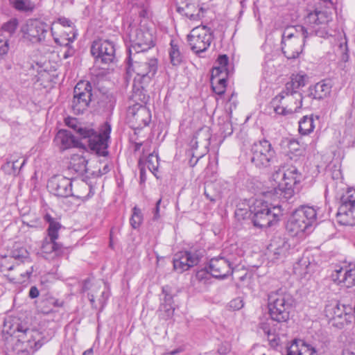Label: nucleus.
<instances>
[{"label":"nucleus","instance_id":"nucleus-41","mask_svg":"<svg viewBox=\"0 0 355 355\" xmlns=\"http://www.w3.org/2000/svg\"><path fill=\"white\" fill-rule=\"evenodd\" d=\"M75 37H76V34L73 33V37L64 38V40L66 41L65 43L61 42L58 38L54 37V40L56 44H58L59 45H63L67 48V50L65 51V52L64 53V55H63V58L64 59L71 57L74 54L75 51H74L73 48L71 46V43L73 42Z\"/></svg>","mask_w":355,"mask_h":355},{"label":"nucleus","instance_id":"nucleus-55","mask_svg":"<svg viewBox=\"0 0 355 355\" xmlns=\"http://www.w3.org/2000/svg\"><path fill=\"white\" fill-rule=\"evenodd\" d=\"M243 306V302L241 298L237 297L230 302V307L233 310H239Z\"/></svg>","mask_w":355,"mask_h":355},{"label":"nucleus","instance_id":"nucleus-20","mask_svg":"<svg viewBox=\"0 0 355 355\" xmlns=\"http://www.w3.org/2000/svg\"><path fill=\"white\" fill-rule=\"evenodd\" d=\"M10 257L15 259L16 261L20 263H27L28 265V268L26 270L25 272H22L21 270L19 269V271L21 272L19 278L9 277L8 275H7L9 281L15 284H20L25 282L26 279L31 277L33 272V266L31 265L28 252L24 247L15 245L13 247V249L10 252Z\"/></svg>","mask_w":355,"mask_h":355},{"label":"nucleus","instance_id":"nucleus-32","mask_svg":"<svg viewBox=\"0 0 355 355\" xmlns=\"http://www.w3.org/2000/svg\"><path fill=\"white\" fill-rule=\"evenodd\" d=\"M279 96H283L282 103L292 106L293 113L296 112L302 106V96L301 93H293V94H278Z\"/></svg>","mask_w":355,"mask_h":355},{"label":"nucleus","instance_id":"nucleus-40","mask_svg":"<svg viewBox=\"0 0 355 355\" xmlns=\"http://www.w3.org/2000/svg\"><path fill=\"white\" fill-rule=\"evenodd\" d=\"M343 304H340L338 302H335L334 304H331L325 307L324 311L326 315L329 318H341L343 315Z\"/></svg>","mask_w":355,"mask_h":355},{"label":"nucleus","instance_id":"nucleus-60","mask_svg":"<svg viewBox=\"0 0 355 355\" xmlns=\"http://www.w3.org/2000/svg\"><path fill=\"white\" fill-rule=\"evenodd\" d=\"M39 295H40V292H39V290L37 289V288L35 286H31L30 288V291H29L28 296L31 299H34V298L37 297L39 296Z\"/></svg>","mask_w":355,"mask_h":355},{"label":"nucleus","instance_id":"nucleus-49","mask_svg":"<svg viewBox=\"0 0 355 355\" xmlns=\"http://www.w3.org/2000/svg\"><path fill=\"white\" fill-rule=\"evenodd\" d=\"M95 295V299L98 298V304L100 306V309H103L106 304V301L109 297V291L105 289V288L103 289V291H98L97 293H94Z\"/></svg>","mask_w":355,"mask_h":355},{"label":"nucleus","instance_id":"nucleus-18","mask_svg":"<svg viewBox=\"0 0 355 355\" xmlns=\"http://www.w3.org/2000/svg\"><path fill=\"white\" fill-rule=\"evenodd\" d=\"M234 263L230 257L218 256L211 258L208 268L210 275L217 279H225L233 272Z\"/></svg>","mask_w":355,"mask_h":355},{"label":"nucleus","instance_id":"nucleus-50","mask_svg":"<svg viewBox=\"0 0 355 355\" xmlns=\"http://www.w3.org/2000/svg\"><path fill=\"white\" fill-rule=\"evenodd\" d=\"M306 75L296 74L291 76V80L295 87L298 89L301 87H304L306 85Z\"/></svg>","mask_w":355,"mask_h":355},{"label":"nucleus","instance_id":"nucleus-45","mask_svg":"<svg viewBox=\"0 0 355 355\" xmlns=\"http://www.w3.org/2000/svg\"><path fill=\"white\" fill-rule=\"evenodd\" d=\"M228 74L229 72H223L220 71L218 69L213 68L211 70V79L214 80L218 84L226 85V79L228 76Z\"/></svg>","mask_w":355,"mask_h":355},{"label":"nucleus","instance_id":"nucleus-47","mask_svg":"<svg viewBox=\"0 0 355 355\" xmlns=\"http://www.w3.org/2000/svg\"><path fill=\"white\" fill-rule=\"evenodd\" d=\"M18 26V20L15 18L11 19L6 23H4L1 26V31L8 33V37H10L15 32Z\"/></svg>","mask_w":355,"mask_h":355},{"label":"nucleus","instance_id":"nucleus-46","mask_svg":"<svg viewBox=\"0 0 355 355\" xmlns=\"http://www.w3.org/2000/svg\"><path fill=\"white\" fill-rule=\"evenodd\" d=\"M146 164L148 169L156 176V172L159 167V157L154 153H150L146 159Z\"/></svg>","mask_w":355,"mask_h":355},{"label":"nucleus","instance_id":"nucleus-63","mask_svg":"<svg viewBox=\"0 0 355 355\" xmlns=\"http://www.w3.org/2000/svg\"><path fill=\"white\" fill-rule=\"evenodd\" d=\"M230 351V348L228 346H220L218 352L220 355H225Z\"/></svg>","mask_w":355,"mask_h":355},{"label":"nucleus","instance_id":"nucleus-21","mask_svg":"<svg viewBox=\"0 0 355 355\" xmlns=\"http://www.w3.org/2000/svg\"><path fill=\"white\" fill-rule=\"evenodd\" d=\"M175 9L180 14L193 21H199L205 12V9L199 7L196 0H176Z\"/></svg>","mask_w":355,"mask_h":355},{"label":"nucleus","instance_id":"nucleus-39","mask_svg":"<svg viewBox=\"0 0 355 355\" xmlns=\"http://www.w3.org/2000/svg\"><path fill=\"white\" fill-rule=\"evenodd\" d=\"M10 5L17 11L32 12L35 4L31 0H8Z\"/></svg>","mask_w":355,"mask_h":355},{"label":"nucleus","instance_id":"nucleus-31","mask_svg":"<svg viewBox=\"0 0 355 355\" xmlns=\"http://www.w3.org/2000/svg\"><path fill=\"white\" fill-rule=\"evenodd\" d=\"M63 302L55 299L53 297L48 296L42 299L40 302L39 308L44 314H48L53 311L54 307H61Z\"/></svg>","mask_w":355,"mask_h":355},{"label":"nucleus","instance_id":"nucleus-16","mask_svg":"<svg viewBox=\"0 0 355 355\" xmlns=\"http://www.w3.org/2000/svg\"><path fill=\"white\" fill-rule=\"evenodd\" d=\"M115 45L110 40L100 39L93 42L91 53L96 64H109L115 59Z\"/></svg>","mask_w":355,"mask_h":355},{"label":"nucleus","instance_id":"nucleus-2","mask_svg":"<svg viewBox=\"0 0 355 355\" xmlns=\"http://www.w3.org/2000/svg\"><path fill=\"white\" fill-rule=\"evenodd\" d=\"M111 130V125L107 121L101 125L98 131L92 128H79L78 134L81 137V141L83 143L81 148H85L87 145L89 150L96 155L100 156L107 155L108 151L107 149Z\"/></svg>","mask_w":355,"mask_h":355},{"label":"nucleus","instance_id":"nucleus-11","mask_svg":"<svg viewBox=\"0 0 355 355\" xmlns=\"http://www.w3.org/2000/svg\"><path fill=\"white\" fill-rule=\"evenodd\" d=\"M213 39V32L205 26L195 27L187 36L191 49L197 55L205 52Z\"/></svg>","mask_w":355,"mask_h":355},{"label":"nucleus","instance_id":"nucleus-12","mask_svg":"<svg viewBox=\"0 0 355 355\" xmlns=\"http://www.w3.org/2000/svg\"><path fill=\"white\" fill-rule=\"evenodd\" d=\"M51 29L53 35V28L39 19H29L21 28L23 37L33 44L42 43L45 40L46 35Z\"/></svg>","mask_w":355,"mask_h":355},{"label":"nucleus","instance_id":"nucleus-57","mask_svg":"<svg viewBox=\"0 0 355 355\" xmlns=\"http://www.w3.org/2000/svg\"><path fill=\"white\" fill-rule=\"evenodd\" d=\"M66 124L69 127H70L72 129H73L77 133H78V130L79 128H83V127H80V125H78L76 120L74 119H71L67 120L66 121Z\"/></svg>","mask_w":355,"mask_h":355},{"label":"nucleus","instance_id":"nucleus-59","mask_svg":"<svg viewBox=\"0 0 355 355\" xmlns=\"http://www.w3.org/2000/svg\"><path fill=\"white\" fill-rule=\"evenodd\" d=\"M161 201L162 200L161 199H159L157 202H156V205H155V207L153 210V220H157L160 217V215H159V205L161 203Z\"/></svg>","mask_w":355,"mask_h":355},{"label":"nucleus","instance_id":"nucleus-13","mask_svg":"<svg viewBox=\"0 0 355 355\" xmlns=\"http://www.w3.org/2000/svg\"><path fill=\"white\" fill-rule=\"evenodd\" d=\"M129 36L128 55L146 53L154 46L153 35L148 30L136 28L131 31Z\"/></svg>","mask_w":355,"mask_h":355},{"label":"nucleus","instance_id":"nucleus-54","mask_svg":"<svg viewBox=\"0 0 355 355\" xmlns=\"http://www.w3.org/2000/svg\"><path fill=\"white\" fill-rule=\"evenodd\" d=\"M214 184H207L205 188V196L206 198L209 200L211 202H215L218 197V194L214 193V194H210L209 192V190L212 189L214 187Z\"/></svg>","mask_w":355,"mask_h":355},{"label":"nucleus","instance_id":"nucleus-15","mask_svg":"<svg viewBox=\"0 0 355 355\" xmlns=\"http://www.w3.org/2000/svg\"><path fill=\"white\" fill-rule=\"evenodd\" d=\"M44 219L49 223L47 230L49 238L43 241L42 251L43 253L54 252L55 255H60L62 253V245L55 241L58 239V231L62 225L48 214L45 215Z\"/></svg>","mask_w":355,"mask_h":355},{"label":"nucleus","instance_id":"nucleus-58","mask_svg":"<svg viewBox=\"0 0 355 355\" xmlns=\"http://www.w3.org/2000/svg\"><path fill=\"white\" fill-rule=\"evenodd\" d=\"M203 134V131L202 130L197 132L193 136V139L191 141V145L193 148H197L198 144L199 143L198 139Z\"/></svg>","mask_w":355,"mask_h":355},{"label":"nucleus","instance_id":"nucleus-34","mask_svg":"<svg viewBox=\"0 0 355 355\" xmlns=\"http://www.w3.org/2000/svg\"><path fill=\"white\" fill-rule=\"evenodd\" d=\"M168 54L171 63L173 66H178L182 63L183 55L180 52V46L177 41L174 40H171Z\"/></svg>","mask_w":355,"mask_h":355},{"label":"nucleus","instance_id":"nucleus-51","mask_svg":"<svg viewBox=\"0 0 355 355\" xmlns=\"http://www.w3.org/2000/svg\"><path fill=\"white\" fill-rule=\"evenodd\" d=\"M288 150L292 153L300 155L302 152L300 144L295 139H291L288 142Z\"/></svg>","mask_w":355,"mask_h":355},{"label":"nucleus","instance_id":"nucleus-44","mask_svg":"<svg viewBox=\"0 0 355 355\" xmlns=\"http://www.w3.org/2000/svg\"><path fill=\"white\" fill-rule=\"evenodd\" d=\"M143 221L141 211L137 207L132 209V214L130 219V223L132 228L137 229Z\"/></svg>","mask_w":355,"mask_h":355},{"label":"nucleus","instance_id":"nucleus-10","mask_svg":"<svg viewBox=\"0 0 355 355\" xmlns=\"http://www.w3.org/2000/svg\"><path fill=\"white\" fill-rule=\"evenodd\" d=\"M336 218L343 225H355V189H348L341 196Z\"/></svg>","mask_w":355,"mask_h":355},{"label":"nucleus","instance_id":"nucleus-25","mask_svg":"<svg viewBox=\"0 0 355 355\" xmlns=\"http://www.w3.org/2000/svg\"><path fill=\"white\" fill-rule=\"evenodd\" d=\"M311 227L297 216L295 211L289 217L286 229L292 236H300Z\"/></svg>","mask_w":355,"mask_h":355},{"label":"nucleus","instance_id":"nucleus-38","mask_svg":"<svg viewBox=\"0 0 355 355\" xmlns=\"http://www.w3.org/2000/svg\"><path fill=\"white\" fill-rule=\"evenodd\" d=\"M164 302L159 306V311L162 313V317L168 319L173 316L175 309L173 306V297L171 295L166 294L164 299Z\"/></svg>","mask_w":355,"mask_h":355},{"label":"nucleus","instance_id":"nucleus-28","mask_svg":"<svg viewBox=\"0 0 355 355\" xmlns=\"http://www.w3.org/2000/svg\"><path fill=\"white\" fill-rule=\"evenodd\" d=\"M331 84L330 81L322 80L309 88V96L314 99H323L327 98L331 93Z\"/></svg>","mask_w":355,"mask_h":355},{"label":"nucleus","instance_id":"nucleus-24","mask_svg":"<svg viewBox=\"0 0 355 355\" xmlns=\"http://www.w3.org/2000/svg\"><path fill=\"white\" fill-rule=\"evenodd\" d=\"M335 280L343 284L347 288L355 286V263L350 262L344 268L336 270Z\"/></svg>","mask_w":355,"mask_h":355},{"label":"nucleus","instance_id":"nucleus-35","mask_svg":"<svg viewBox=\"0 0 355 355\" xmlns=\"http://www.w3.org/2000/svg\"><path fill=\"white\" fill-rule=\"evenodd\" d=\"M100 288L101 285L98 284H91V281L89 279L84 280L83 283L82 290L83 292L91 290V292L88 293V298L92 306L94 309H98V304L95 302L94 293H98Z\"/></svg>","mask_w":355,"mask_h":355},{"label":"nucleus","instance_id":"nucleus-4","mask_svg":"<svg viewBox=\"0 0 355 355\" xmlns=\"http://www.w3.org/2000/svg\"><path fill=\"white\" fill-rule=\"evenodd\" d=\"M127 71L135 73L134 78L150 83L158 69V60L146 53L128 55Z\"/></svg>","mask_w":355,"mask_h":355},{"label":"nucleus","instance_id":"nucleus-22","mask_svg":"<svg viewBox=\"0 0 355 355\" xmlns=\"http://www.w3.org/2000/svg\"><path fill=\"white\" fill-rule=\"evenodd\" d=\"M290 247L291 245L286 238L275 236L268 246V254L272 259H278L287 254Z\"/></svg>","mask_w":355,"mask_h":355},{"label":"nucleus","instance_id":"nucleus-36","mask_svg":"<svg viewBox=\"0 0 355 355\" xmlns=\"http://www.w3.org/2000/svg\"><path fill=\"white\" fill-rule=\"evenodd\" d=\"M87 160L83 155H73L70 161V168L76 173L83 174L87 172Z\"/></svg>","mask_w":355,"mask_h":355},{"label":"nucleus","instance_id":"nucleus-23","mask_svg":"<svg viewBox=\"0 0 355 355\" xmlns=\"http://www.w3.org/2000/svg\"><path fill=\"white\" fill-rule=\"evenodd\" d=\"M54 141L62 150L70 148H81V146L83 145L80 137L79 139H77L70 131L66 130H59L55 135Z\"/></svg>","mask_w":355,"mask_h":355},{"label":"nucleus","instance_id":"nucleus-29","mask_svg":"<svg viewBox=\"0 0 355 355\" xmlns=\"http://www.w3.org/2000/svg\"><path fill=\"white\" fill-rule=\"evenodd\" d=\"M294 211L310 227L317 224L318 210L314 207L302 205Z\"/></svg>","mask_w":355,"mask_h":355},{"label":"nucleus","instance_id":"nucleus-56","mask_svg":"<svg viewBox=\"0 0 355 355\" xmlns=\"http://www.w3.org/2000/svg\"><path fill=\"white\" fill-rule=\"evenodd\" d=\"M209 274H210L209 268H205L198 270L196 274V277L198 280L202 281L207 279Z\"/></svg>","mask_w":355,"mask_h":355},{"label":"nucleus","instance_id":"nucleus-6","mask_svg":"<svg viewBox=\"0 0 355 355\" xmlns=\"http://www.w3.org/2000/svg\"><path fill=\"white\" fill-rule=\"evenodd\" d=\"M272 178L275 182L273 184L275 194L288 200L293 196L294 188L300 182L302 174L297 167L290 166L283 172L280 169L277 171Z\"/></svg>","mask_w":355,"mask_h":355},{"label":"nucleus","instance_id":"nucleus-61","mask_svg":"<svg viewBox=\"0 0 355 355\" xmlns=\"http://www.w3.org/2000/svg\"><path fill=\"white\" fill-rule=\"evenodd\" d=\"M13 267L14 266L13 265H11V266H7L6 265V257H4L1 259V271H4V270H11L13 269Z\"/></svg>","mask_w":355,"mask_h":355},{"label":"nucleus","instance_id":"nucleus-52","mask_svg":"<svg viewBox=\"0 0 355 355\" xmlns=\"http://www.w3.org/2000/svg\"><path fill=\"white\" fill-rule=\"evenodd\" d=\"M211 85L213 91L218 95L221 96L225 92L226 85H220L216 83L214 80L211 79Z\"/></svg>","mask_w":355,"mask_h":355},{"label":"nucleus","instance_id":"nucleus-48","mask_svg":"<svg viewBox=\"0 0 355 355\" xmlns=\"http://www.w3.org/2000/svg\"><path fill=\"white\" fill-rule=\"evenodd\" d=\"M229 62V58L226 55H220L217 59V64L213 68L218 69L220 71L223 72H228V69L227 68Z\"/></svg>","mask_w":355,"mask_h":355},{"label":"nucleus","instance_id":"nucleus-17","mask_svg":"<svg viewBox=\"0 0 355 355\" xmlns=\"http://www.w3.org/2000/svg\"><path fill=\"white\" fill-rule=\"evenodd\" d=\"M128 117L135 129H141L147 126L151 121L150 110L144 105L135 103L128 110Z\"/></svg>","mask_w":355,"mask_h":355},{"label":"nucleus","instance_id":"nucleus-42","mask_svg":"<svg viewBox=\"0 0 355 355\" xmlns=\"http://www.w3.org/2000/svg\"><path fill=\"white\" fill-rule=\"evenodd\" d=\"M324 13L321 11L314 10L309 12L306 17V23L310 25H318L324 22Z\"/></svg>","mask_w":355,"mask_h":355},{"label":"nucleus","instance_id":"nucleus-1","mask_svg":"<svg viewBox=\"0 0 355 355\" xmlns=\"http://www.w3.org/2000/svg\"><path fill=\"white\" fill-rule=\"evenodd\" d=\"M3 331L10 335L6 349L14 354L33 353L44 343V336L40 331L28 329L19 322H6Z\"/></svg>","mask_w":355,"mask_h":355},{"label":"nucleus","instance_id":"nucleus-64","mask_svg":"<svg viewBox=\"0 0 355 355\" xmlns=\"http://www.w3.org/2000/svg\"><path fill=\"white\" fill-rule=\"evenodd\" d=\"M17 162V160L15 161L14 159H11V160L7 162L6 166H10V165H11V167L12 168L13 171H15L17 168V165H16Z\"/></svg>","mask_w":355,"mask_h":355},{"label":"nucleus","instance_id":"nucleus-7","mask_svg":"<svg viewBox=\"0 0 355 355\" xmlns=\"http://www.w3.org/2000/svg\"><path fill=\"white\" fill-rule=\"evenodd\" d=\"M282 207L280 205L270 207L267 202L257 200L250 206L252 214L251 220L254 226L259 228H266L275 224L282 216Z\"/></svg>","mask_w":355,"mask_h":355},{"label":"nucleus","instance_id":"nucleus-5","mask_svg":"<svg viewBox=\"0 0 355 355\" xmlns=\"http://www.w3.org/2000/svg\"><path fill=\"white\" fill-rule=\"evenodd\" d=\"M309 33L301 25L287 26L282 35V51L287 59H295L302 52Z\"/></svg>","mask_w":355,"mask_h":355},{"label":"nucleus","instance_id":"nucleus-37","mask_svg":"<svg viewBox=\"0 0 355 355\" xmlns=\"http://www.w3.org/2000/svg\"><path fill=\"white\" fill-rule=\"evenodd\" d=\"M315 128L313 115L304 116L299 121V132L301 135H307Z\"/></svg>","mask_w":355,"mask_h":355},{"label":"nucleus","instance_id":"nucleus-43","mask_svg":"<svg viewBox=\"0 0 355 355\" xmlns=\"http://www.w3.org/2000/svg\"><path fill=\"white\" fill-rule=\"evenodd\" d=\"M309 261L307 259H302L295 263L293 266V272L295 274L304 277L308 273Z\"/></svg>","mask_w":355,"mask_h":355},{"label":"nucleus","instance_id":"nucleus-26","mask_svg":"<svg viewBox=\"0 0 355 355\" xmlns=\"http://www.w3.org/2000/svg\"><path fill=\"white\" fill-rule=\"evenodd\" d=\"M149 84L150 83H144L142 80L134 78L131 99L135 102V103L146 105L148 103L150 96L146 88Z\"/></svg>","mask_w":355,"mask_h":355},{"label":"nucleus","instance_id":"nucleus-3","mask_svg":"<svg viewBox=\"0 0 355 355\" xmlns=\"http://www.w3.org/2000/svg\"><path fill=\"white\" fill-rule=\"evenodd\" d=\"M293 297L286 289L279 288L268 295V312L272 321L285 326L290 317Z\"/></svg>","mask_w":355,"mask_h":355},{"label":"nucleus","instance_id":"nucleus-9","mask_svg":"<svg viewBox=\"0 0 355 355\" xmlns=\"http://www.w3.org/2000/svg\"><path fill=\"white\" fill-rule=\"evenodd\" d=\"M250 159L257 168H267L276 163V152L269 141L263 139L252 145Z\"/></svg>","mask_w":355,"mask_h":355},{"label":"nucleus","instance_id":"nucleus-53","mask_svg":"<svg viewBox=\"0 0 355 355\" xmlns=\"http://www.w3.org/2000/svg\"><path fill=\"white\" fill-rule=\"evenodd\" d=\"M297 88L294 86L292 81L288 82L286 85L284 89L279 94H293V93H300L297 92Z\"/></svg>","mask_w":355,"mask_h":355},{"label":"nucleus","instance_id":"nucleus-62","mask_svg":"<svg viewBox=\"0 0 355 355\" xmlns=\"http://www.w3.org/2000/svg\"><path fill=\"white\" fill-rule=\"evenodd\" d=\"M58 21L63 26L71 27L72 25V22L69 19L64 17L60 18Z\"/></svg>","mask_w":355,"mask_h":355},{"label":"nucleus","instance_id":"nucleus-30","mask_svg":"<svg viewBox=\"0 0 355 355\" xmlns=\"http://www.w3.org/2000/svg\"><path fill=\"white\" fill-rule=\"evenodd\" d=\"M274 321L262 322L260 324V329L263 331L264 334L268 336V340L272 345H277V336L279 334V330L282 327L277 322L276 324H272Z\"/></svg>","mask_w":355,"mask_h":355},{"label":"nucleus","instance_id":"nucleus-33","mask_svg":"<svg viewBox=\"0 0 355 355\" xmlns=\"http://www.w3.org/2000/svg\"><path fill=\"white\" fill-rule=\"evenodd\" d=\"M283 96L278 95L273 98L271 101V105L273 107L274 111L277 114L286 116L289 114L293 113V108L290 105H284L282 103Z\"/></svg>","mask_w":355,"mask_h":355},{"label":"nucleus","instance_id":"nucleus-27","mask_svg":"<svg viewBox=\"0 0 355 355\" xmlns=\"http://www.w3.org/2000/svg\"><path fill=\"white\" fill-rule=\"evenodd\" d=\"M286 355H318L315 349L302 340H295L286 349Z\"/></svg>","mask_w":355,"mask_h":355},{"label":"nucleus","instance_id":"nucleus-8","mask_svg":"<svg viewBox=\"0 0 355 355\" xmlns=\"http://www.w3.org/2000/svg\"><path fill=\"white\" fill-rule=\"evenodd\" d=\"M47 188L53 195L61 197L67 198L73 196L76 198H85L87 196L84 193L79 192L77 189L87 191L89 189V187L86 182L81 181L75 183L74 191L72 189V181L63 175H55L51 178L48 181Z\"/></svg>","mask_w":355,"mask_h":355},{"label":"nucleus","instance_id":"nucleus-19","mask_svg":"<svg viewBox=\"0 0 355 355\" xmlns=\"http://www.w3.org/2000/svg\"><path fill=\"white\" fill-rule=\"evenodd\" d=\"M201 257L202 254L198 251L178 252L173 259V269L178 273H182L190 268L196 266Z\"/></svg>","mask_w":355,"mask_h":355},{"label":"nucleus","instance_id":"nucleus-14","mask_svg":"<svg viewBox=\"0 0 355 355\" xmlns=\"http://www.w3.org/2000/svg\"><path fill=\"white\" fill-rule=\"evenodd\" d=\"M92 87L88 81L78 82L73 89L71 108L74 114H82L92 101Z\"/></svg>","mask_w":355,"mask_h":355}]
</instances>
